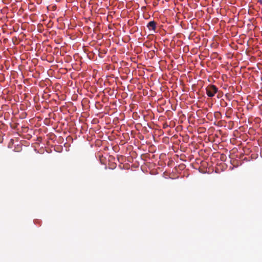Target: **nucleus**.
Listing matches in <instances>:
<instances>
[{
	"label": "nucleus",
	"mask_w": 262,
	"mask_h": 262,
	"mask_svg": "<svg viewBox=\"0 0 262 262\" xmlns=\"http://www.w3.org/2000/svg\"><path fill=\"white\" fill-rule=\"evenodd\" d=\"M218 89L213 84H210L206 89V94L209 97H212L217 93Z\"/></svg>",
	"instance_id": "1"
},
{
	"label": "nucleus",
	"mask_w": 262,
	"mask_h": 262,
	"mask_svg": "<svg viewBox=\"0 0 262 262\" xmlns=\"http://www.w3.org/2000/svg\"><path fill=\"white\" fill-rule=\"evenodd\" d=\"M42 21L45 25H46L48 28L52 27L53 25V22L50 19V17H47L46 19H43Z\"/></svg>",
	"instance_id": "2"
},
{
	"label": "nucleus",
	"mask_w": 262,
	"mask_h": 262,
	"mask_svg": "<svg viewBox=\"0 0 262 262\" xmlns=\"http://www.w3.org/2000/svg\"><path fill=\"white\" fill-rule=\"evenodd\" d=\"M156 26V23L155 21H151L147 24V27L149 28V29L155 30Z\"/></svg>",
	"instance_id": "3"
},
{
	"label": "nucleus",
	"mask_w": 262,
	"mask_h": 262,
	"mask_svg": "<svg viewBox=\"0 0 262 262\" xmlns=\"http://www.w3.org/2000/svg\"><path fill=\"white\" fill-rule=\"evenodd\" d=\"M195 18H193V19H192L191 20H190V22L191 23V24H194V23H195Z\"/></svg>",
	"instance_id": "4"
},
{
	"label": "nucleus",
	"mask_w": 262,
	"mask_h": 262,
	"mask_svg": "<svg viewBox=\"0 0 262 262\" xmlns=\"http://www.w3.org/2000/svg\"><path fill=\"white\" fill-rule=\"evenodd\" d=\"M56 20H57V21H58V22H59V21H61L60 18V17H58V18H57Z\"/></svg>",
	"instance_id": "5"
},
{
	"label": "nucleus",
	"mask_w": 262,
	"mask_h": 262,
	"mask_svg": "<svg viewBox=\"0 0 262 262\" xmlns=\"http://www.w3.org/2000/svg\"><path fill=\"white\" fill-rule=\"evenodd\" d=\"M258 3L262 5V0H258Z\"/></svg>",
	"instance_id": "6"
},
{
	"label": "nucleus",
	"mask_w": 262,
	"mask_h": 262,
	"mask_svg": "<svg viewBox=\"0 0 262 262\" xmlns=\"http://www.w3.org/2000/svg\"><path fill=\"white\" fill-rule=\"evenodd\" d=\"M228 22L231 23V19H229V20H228Z\"/></svg>",
	"instance_id": "7"
},
{
	"label": "nucleus",
	"mask_w": 262,
	"mask_h": 262,
	"mask_svg": "<svg viewBox=\"0 0 262 262\" xmlns=\"http://www.w3.org/2000/svg\"><path fill=\"white\" fill-rule=\"evenodd\" d=\"M110 18V17H106V19H107V21H109V19H108V18Z\"/></svg>",
	"instance_id": "8"
},
{
	"label": "nucleus",
	"mask_w": 262,
	"mask_h": 262,
	"mask_svg": "<svg viewBox=\"0 0 262 262\" xmlns=\"http://www.w3.org/2000/svg\"><path fill=\"white\" fill-rule=\"evenodd\" d=\"M216 20H217V19H215L214 21V23H216Z\"/></svg>",
	"instance_id": "9"
},
{
	"label": "nucleus",
	"mask_w": 262,
	"mask_h": 262,
	"mask_svg": "<svg viewBox=\"0 0 262 262\" xmlns=\"http://www.w3.org/2000/svg\"><path fill=\"white\" fill-rule=\"evenodd\" d=\"M84 19L87 21L88 18L86 17H84Z\"/></svg>",
	"instance_id": "10"
},
{
	"label": "nucleus",
	"mask_w": 262,
	"mask_h": 262,
	"mask_svg": "<svg viewBox=\"0 0 262 262\" xmlns=\"http://www.w3.org/2000/svg\"><path fill=\"white\" fill-rule=\"evenodd\" d=\"M238 17H237L236 21H238Z\"/></svg>",
	"instance_id": "11"
}]
</instances>
